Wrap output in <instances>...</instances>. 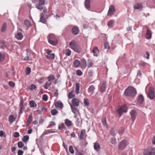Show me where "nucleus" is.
<instances>
[{"label":"nucleus","instance_id":"nucleus-53","mask_svg":"<svg viewBox=\"0 0 155 155\" xmlns=\"http://www.w3.org/2000/svg\"><path fill=\"white\" fill-rule=\"evenodd\" d=\"M38 4L41 5H43L45 4V0H38Z\"/></svg>","mask_w":155,"mask_h":155},{"label":"nucleus","instance_id":"nucleus-48","mask_svg":"<svg viewBox=\"0 0 155 155\" xmlns=\"http://www.w3.org/2000/svg\"><path fill=\"white\" fill-rule=\"evenodd\" d=\"M31 71V68L30 67H28L26 68V70L25 71L26 74L27 75H29Z\"/></svg>","mask_w":155,"mask_h":155},{"label":"nucleus","instance_id":"nucleus-41","mask_svg":"<svg viewBox=\"0 0 155 155\" xmlns=\"http://www.w3.org/2000/svg\"><path fill=\"white\" fill-rule=\"evenodd\" d=\"M48 79L49 81H50L54 79V76L52 74H50L48 77Z\"/></svg>","mask_w":155,"mask_h":155},{"label":"nucleus","instance_id":"nucleus-24","mask_svg":"<svg viewBox=\"0 0 155 155\" xmlns=\"http://www.w3.org/2000/svg\"><path fill=\"white\" fill-rule=\"evenodd\" d=\"M15 120V118L13 115H11L8 117V120L10 123L12 124Z\"/></svg>","mask_w":155,"mask_h":155},{"label":"nucleus","instance_id":"nucleus-35","mask_svg":"<svg viewBox=\"0 0 155 155\" xmlns=\"http://www.w3.org/2000/svg\"><path fill=\"white\" fill-rule=\"evenodd\" d=\"M55 123L54 121H51L50 122L49 125L47 127V128L52 127L53 126H55Z\"/></svg>","mask_w":155,"mask_h":155},{"label":"nucleus","instance_id":"nucleus-34","mask_svg":"<svg viewBox=\"0 0 155 155\" xmlns=\"http://www.w3.org/2000/svg\"><path fill=\"white\" fill-rule=\"evenodd\" d=\"M88 64L87 67L88 68H90L92 67V65L93 63L92 61L90 59H89L87 60Z\"/></svg>","mask_w":155,"mask_h":155},{"label":"nucleus","instance_id":"nucleus-46","mask_svg":"<svg viewBox=\"0 0 155 155\" xmlns=\"http://www.w3.org/2000/svg\"><path fill=\"white\" fill-rule=\"evenodd\" d=\"M71 51L69 49H67L65 51V54L67 56H70L71 54Z\"/></svg>","mask_w":155,"mask_h":155},{"label":"nucleus","instance_id":"nucleus-18","mask_svg":"<svg viewBox=\"0 0 155 155\" xmlns=\"http://www.w3.org/2000/svg\"><path fill=\"white\" fill-rule=\"evenodd\" d=\"M55 105L56 107L60 108L61 109H62L63 107V105L61 101L56 102L55 103Z\"/></svg>","mask_w":155,"mask_h":155},{"label":"nucleus","instance_id":"nucleus-58","mask_svg":"<svg viewBox=\"0 0 155 155\" xmlns=\"http://www.w3.org/2000/svg\"><path fill=\"white\" fill-rule=\"evenodd\" d=\"M146 64V63L144 62H141L139 63V65L140 66H142L143 67H144Z\"/></svg>","mask_w":155,"mask_h":155},{"label":"nucleus","instance_id":"nucleus-25","mask_svg":"<svg viewBox=\"0 0 155 155\" xmlns=\"http://www.w3.org/2000/svg\"><path fill=\"white\" fill-rule=\"evenodd\" d=\"M40 21L43 23H45L46 20L44 17V15L43 13H41L40 14Z\"/></svg>","mask_w":155,"mask_h":155},{"label":"nucleus","instance_id":"nucleus-57","mask_svg":"<svg viewBox=\"0 0 155 155\" xmlns=\"http://www.w3.org/2000/svg\"><path fill=\"white\" fill-rule=\"evenodd\" d=\"M64 125L63 124H60L59 125L58 129L59 130H61L64 129Z\"/></svg>","mask_w":155,"mask_h":155},{"label":"nucleus","instance_id":"nucleus-56","mask_svg":"<svg viewBox=\"0 0 155 155\" xmlns=\"http://www.w3.org/2000/svg\"><path fill=\"white\" fill-rule=\"evenodd\" d=\"M9 85L12 87H13L15 86V84L12 81H9L8 82Z\"/></svg>","mask_w":155,"mask_h":155},{"label":"nucleus","instance_id":"nucleus-45","mask_svg":"<svg viewBox=\"0 0 155 155\" xmlns=\"http://www.w3.org/2000/svg\"><path fill=\"white\" fill-rule=\"evenodd\" d=\"M24 145V143L21 141H20L18 143V147L19 148H22Z\"/></svg>","mask_w":155,"mask_h":155},{"label":"nucleus","instance_id":"nucleus-52","mask_svg":"<svg viewBox=\"0 0 155 155\" xmlns=\"http://www.w3.org/2000/svg\"><path fill=\"white\" fill-rule=\"evenodd\" d=\"M82 72L80 70H77L76 71V74L77 75L81 76L82 74Z\"/></svg>","mask_w":155,"mask_h":155},{"label":"nucleus","instance_id":"nucleus-11","mask_svg":"<svg viewBox=\"0 0 155 155\" xmlns=\"http://www.w3.org/2000/svg\"><path fill=\"white\" fill-rule=\"evenodd\" d=\"M81 68L83 69H85L87 66V62L86 60L84 58L82 59L80 62Z\"/></svg>","mask_w":155,"mask_h":155},{"label":"nucleus","instance_id":"nucleus-13","mask_svg":"<svg viewBox=\"0 0 155 155\" xmlns=\"http://www.w3.org/2000/svg\"><path fill=\"white\" fill-rule=\"evenodd\" d=\"M72 32L74 35H77L79 32V29L77 26H74L72 29Z\"/></svg>","mask_w":155,"mask_h":155},{"label":"nucleus","instance_id":"nucleus-27","mask_svg":"<svg viewBox=\"0 0 155 155\" xmlns=\"http://www.w3.org/2000/svg\"><path fill=\"white\" fill-rule=\"evenodd\" d=\"M65 123L67 126L69 127L71 125L72 122L69 120L66 119L65 120Z\"/></svg>","mask_w":155,"mask_h":155},{"label":"nucleus","instance_id":"nucleus-54","mask_svg":"<svg viewBox=\"0 0 155 155\" xmlns=\"http://www.w3.org/2000/svg\"><path fill=\"white\" fill-rule=\"evenodd\" d=\"M104 48L105 49H109L110 46H109V43L107 42H105L104 44Z\"/></svg>","mask_w":155,"mask_h":155},{"label":"nucleus","instance_id":"nucleus-42","mask_svg":"<svg viewBox=\"0 0 155 155\" xmlns=\"http://www.w3.org/2000/svg\"><path fill=\"white\" fill-rule=\"evenodd\" d=\"M51 112L52 115L54 116L58 113V111L56 109H52Z\"/></svg>","mask_w":155,"mask_h":155},{"label":"nucleus","instance_id":"nucleus-59","mask_svg":"<svg viewBox=\"0 0 155 155\" xmlns=\"http://www.w3.org/2000/svg\"><path fill=\"white\" fill-rule=\"evenodd\" d=\"M36 87V86L34 84H32L30 87V89L32 90L35 89Z\"/></svg>","mask_w":155,"mask_h":155},{"label":"nucleus","instance_id":"nucleus-8","mask_svg":"<svg viewBox=\"0 0 155 155\" xmlns=\"http://www.w3.org/2000/svg\"><path fill=\"white\" fill-rule=\"evenodd\" d=\"M72 112L74 114V117L76 118L78 116H80L79 110L76 108L74 107L72 105H70Z\"/></svg>","mask_w":155,"mask_h":155},{"label":"nucleus","instance_id":"nucleus-40","mask_svg":"<svg viewBox=\"0 0 155 155\" xmlns=\"http://www.w3.org/2000/svg\"><path fill=\"white\" fill-rule=\"evenodd\" d=\"M29 136L27 135L24 136L22 138V140L24 142H25L28 141L29 140Z\"/></svg>","mask_w":155,"mask_h":155},{"label":"nucleus","instance_id":"nucleus-3","mask_svg":"<svg viewBox=\"0 0 155 155\" xmlns=\"http://www.w3.org/2000/svg\"><path fill=\"white\" fill-rule=\"evenodd\" d=\"M49 43L53 45H56L58 44V41L54 35L52 34H49L47 37Z\"/></svg>","mask_w":155,"mask_h":155},{"label":"nucleus","instance_id":"nucleus-47","mask_svg":"<svg viewBox=\"0 0 155 155\" xmlns=\"http://www.w3.org/2000/svg\"><path fill=\"white\" fill-rule=\"evenodd\" d=\"M75 97V95L73 94V91H72L70 92L69 94H68V97L70 99L74 97Z\"/></svg>","mask_w":155,"mask_h":155},{"label":"nucleus","instance_id":"nucleus-21","mask_svg":"<svg viewBox=\"0 0 155 155\" xmlns=\"http://www.w3.org/2000/svg\"><path fill=\"white\" fill-rule=\"evenodd\" d=\"M151 36L152 34L151 31L148 29H147V31L146 35V38L147 39H150L151 38Z\"/></svg>","mask_w":155,"mask_h":155},{"label":"nucleus","instance_id":"nucleus-39","mask_svg":"<svg viewBox=\"0 0 155 155\" xmlns=\"http://www.w3.org/2000/svg\"><path fill=\"white\" fill-rule=\"evenodd\" d=\"M110 143L113 144H115L117 143V141L116 139L114 137H111L110 138Z\"/></svg>","mask_w":155,"mask_h":155},{"label":"nucleus","instance_id":"nucleus-17","mask_svg":"<svg viewBox=\"0 0 155 155\" xmlns=\"http://www.w3.org/2000/svg\"><path fill=\"white\" fill-rule=\"evenodd\" d=\"M85 135V130L84 129L82 130L79 136L80 139L81 140H83Z\"/></svg>","mask_w":155,"mask_h":155},{"label":"nucleus","instance_id":"nucleus-55","mask_svg":"<svg viewBox=\"0 0 155 155\" xmlns=\"http://www.w3.org/2000/svg\"><path fill=\"white\" fill-rule=\"evenodd\" d=\"M41 5H40L39 4H37L36 5L35 7L37 8L38 9L42 10L43 9V8Z\"/></svg>","mask_w":155,"mask_h":155},{"label":"nucleus","instance_id":"nucleus-30","mask_svg":"<svg viewBox=\"0 0 155 155\" xmlns=\"http://www.w3.org/2000/svg\"><path fill=\"white\" fill-rule=\"evenodd\" d=\"M74 64L75 67H78L80 65V62L78 60L76 59L74 61Z\"/></svg>","mask_w":155,"mask_h":155},{"label":"nucleus","instance_id":"nucleus-1","mask_svg":"<svg viewBox=\"0 0 155 155\" xmlns=\"http://www.w3.org/2000/svg\"><path fill=\"white\" fill-rule=\"evenodd\" d=\"M137 94L136 90L132 86L128 87L124 91V94L127 96L131 97H134Z\"/></svg>","mask_w":155,"mask_h":155},{"label":"nucleus","instance_id":"nucleus-28","mask_svg":"<svg viewBox=\"0 0 155 155\" xmlns=\"http://www.w3.org/2000/svg\"><path fill=\"white\" fill-rule=\"evenodd\" d=\"M54 53H51L47 55L46 56V58L48 59H53L54 58Z\"/></svg>","mask_w":155,"mask_h":155},{"label":"nucleus","instance_id":"nucleus-2","mask_svg":"<svg viewBox=\"0 0 155 155\" xmlns=\"http://www.w3.org/2000/svg\"><path fill=\"white\" fill-rule=\"evenodd\" d=\"M69 45L71 49L77 53H80L81 51V48L76 45L74 41H72L69 43Z\"/></svg>","mask_w":155,"mask_h":155},{"label":"nucleus","instance_id":"nucleus-64","mask_svg":"<svg viewBox=\"0 0 155 155\" xmlns=\"http://www.w3.org/2000/svg\"><path fill=\"white\" fill-rule=\"evenodd\" d=\"M152 143L153 145H155V136H154L152 138Z\"/></svg>","mask_w":155,"mask_h":155},{"label":"nucleus","instance_id":"nucleus-50","mask_svg":"<svg viewBox=\"0 0 155 155\" xmlns=\"http://www.w3.org/2000/svg\"><path fill=\"white\" fill-rule=\"evenodd\" d=\"M69 150L70 152L72 154H73L74 153V150L72 146H70L69 148Z\"/></svg>","mask_w":155,"mask_h":155},{"label":"nucleus","instance_id":"nucleus-37","mask_svg":"<svg viewBox=\"0 0 155 155\" xmlns=\"http://www.w3.org/2000/svg\"><path fill=\"white\" fill-rule=\"evenodd\" d=\"M7 26L6 24V23H4L1 28V31L2 32H4L5 31Z\"/></svg>","mask_w":155,"mask_h":155},{"label":"nucleus","instance_id":"nucleus-36","mask_svg":"<svg viewBox=\"0 0 155 155\" xmlns=\"http://www.w3.org/2000/svg\"><path fill=\"white\" fill-rule=\"evenodd\" d=\"M76 89L75 90V92L77 94H78L79 93V90L80 88V85L78 83H77L76 84Z\"/></svg>","mask_w":155,"mask_h":155},{"label":"nucleus","instance_id":"nucleus-31","mask_svg":"<svg viewBox=\"0 0 155 155\" xmlns=\"http://www.w3.org/2000/svg\"><path fill=\"white\" fill-rule=\"evenodd\" d=\"M144 100L143 97L142 95H140L138 97V102L140 104L143 103Z\"/></svg>","mask_w":155,"mask_h":155},{"label":"nucleus","instance_id":"nucleus-61","mask_svg":"<svg viewBox=\"0 0 155 155\" xmlns=\"http://www.w3.org/2000/svg\"><path fill=\"white\" fill-rule=\"evenodd\" d=\"M20 136L19 133L18 132H15L14 133V137L15 138H17L18 137Z\"/></svg>","mask_w":155,"mask_h":155},{"label":"nucleus","instance_id":"nucleus-38","mask_svg":"<svg viewBox=\"0 0 155 155\" xmlns=\"http://www.w3.org/2000/svg\"><path fill=\"white\" fill-rule=\"evenodd\" d=\"M100 145L98 143H95L94 145V149L96 150H97L99 148Z\"/></svg>","mask_w":155,"mask_h":155},{"label":"nucleus","instance_id":"nucleus-20","mask_svg":"<svg viewBox=\"0 0 155 155\" xmlns=\"http://www.w3.org/2000/svg\"><path fill=\"white\" fill-rule=\"evenodd\" d=\"M15 38L18 40H20L23 38L22 34L21 32H18L15 35Z\"/></svg>","mask_w":155,"mask_h":155},{"label":"nucleus","instance_id":"nucleus-29","mask_svg":"<svg viewBox=\"0 0 155 155\" xmlns=\"http://www.w3.org/2000/svg\"><path fill=\"white\" fill-rule=\"evenodd\" d=\"M29 104L31 107H37V104L34 101H30Z\"/></svg>","mask_w":155,"mask_h":155},{"label":"nucleus","instance_id":"nucleus-14","mask_svg":"<svg viewBox=\"0 0 155 155\" xmlns=\"http://www.w3.org/2000/svg\"><path fill=\"white\" fill-rule=\"evenodd\" d=\"M79 103V100L76 98H74L72 99V105L73 107H78Z\"/></svg>","mask_w":155,"mask_h":155},{"label":"nucleus","instance_id":"nucleus-32","mask_svg":"<svg viewBox=\"0 0 155 155\" xmlns=\"http://www.w3.org/2000/svg\"><path fill=\"white\" fill-rule=\"evenodd\" d=\"M5 57L4 53L0 52V62H2L4 60Z\"/></svg>","mask_w":155,"mask_h":155},{"label":"nucleus","instance_id":"nucleus-19","mask_svg":"<svg viewBox=\"0 0 155 155\" xmlns=\"http://www.w3.org/2000/svg\"><path fill=\"white\" fill-rule=\"evenodd\" d=\"M95 89V87L93 85H91L88 89L87 91L89 93L92 94Z\"/></svg>","mask_w":155,"mask_h":155},{"label":"nucleus","instance_id":"nucleus-62","mask_svg":"<svg viewBox=\"0 0 155 155\" xmlns=\"http://www.w3.org/2000/svg\"><path fill=\"white\" fill-rule=\"evenodd\" d=\"M49 133H50L49 130H46L43 132L42 134L44 135H45L48 134Z\"/></svg>","mask_w":155,"mask_h":155},{"label":"nucleus","instance_id":"nucleus-6","mask_svg":"<svg viewBox=\"0 0 155 155\" xmlns=\"http://www.w3.org/2000/svg\"><path fill=\"white\" fill-rule=\"evenodd\" d=\"M127 141L125 140H124L120 141L118 145V149L122 150L124 149L127 145Z\"/></svg>","mask_w":155,"mask_h":155},{"label":"nucleus","instance_id":"nucleus-23","mask_svg":"<svg viewBox=\"0 0 155 155\" xmlns=\"http://www.w3.org/2000/svg\"><path fill=\"white\" fill-rule=\"evenodd\" d=\"M24 23L27 27L30 28L31 27L32 24L31 22L28 20H25L24 21Z\"/></svg>","mask_w":155,"mask_h":155},{"label":"nucleus","instance_id":"nucleus-16","mask_svg":"<svg viewBox=\"0 0 155 155\" xmlns=\"http://www.w3.org/2000/svg\"><path fill=\"white\" fill-rule=\"evenodd\" d=\"M90 0H85L84 2V5L85 8L89 10V9L90 7Z\"/></svg>","mask_w":155,"mask_h":155},{"label":"nucleus","instance_id":"nucleus-15","mask_svg":"<svg viewBox=\"0 0 155 155\" xmlns=\"http://www.w3.org/2000/svg\"><path fill=\"white\" fill-rule=\"evenodd\" d=\"M106 84L105 82H104L101 85L100 89V92L102 93H104L106 90Z\"/></svg>","mask_w":155,"mask_h":155},{"label":"nucleus","instance_id":"nucleus-51","mask_svg":"<svg viewBox=\"0 0 155 155\" xmlns=\"http://www.w3.org/2000/svg\"><path fill=\"white\" fill-rule=\"evenodd\" d=\"M42 98L43 101H46L48 100V97L46 94H44L43 95Z\"/></svg>","mask_w":155,"mask_h":155},{"label":"nucleus","instance_id":"nucleus-9","mask_svg":"<svg viewBox=\"0 0 155 155\" xmlns=\"http://www.w3.org/2000/svg\"><path fill=\"white\" fill-rule=\"evenodd\" d=\"M130 118L133 121H134L136 118L137 113L135 110H133L130 113Z\"/></svg>","mask_w":155,"mask_h":155},{"label":"nucleus","instance_id":"nucleus-44","mask_svg":"<svg viewBox=\"0 0 155 155\" xmlns=\"http://www.w3.org/2000/svg\"><path fill=\"white\" fill-rule=\"evenodd\" d=\"M117 132V130L115 128L112 129L110 131V134L113 136L115 135Z\"/></svg>","mask_w":155,"mask_h":155},{"label":"nucleus","instance_id":"nucleus-63","mask_svg":"<svg viewBox=\"0 0 155 155\" xmlns=\"http://www.w3.org/2000/svg\"><path fill=\"white\" fill-rule=\"evenodd\" d=\"M23 154V152L22 150H19L18 151V155H22Z\"/></svg>","mask_w":155,"mask_h":155},{"label":"nucleus","instance_id":"nucleus-26","mask_svg":"<svg viewBox=\"0 0 155 155\" xmlns=\"http://www.w3.org/2000/svg\"><path fill=\"white\" fill-rule=\"evenodd\" d=\"M76 125L78 127H80L81 124V119L78 118L77 119V120L75 122Z\"/></svg>","mask_w":155,"mask_h":155},{"label":"nucleus","instance_id":"nucleus-49","mask_svg":"<svg viewBox=\"0 0 155 155\" xmlns=\"http://www.w3.org/2000/svg\"><path fill=\"white\" fill-rule=\"evenodd\" d=\"M102 122L103 125L105 127L107 126V122L106 119L105 118H103L102 120Z\"/></svg>","mask_w":155,"mask_h":155},{"label":"nucleus","instance_id":"nucleus-4","mask_svg":"<svg viewBox=\"0 0 155 155\" xmlns=\"http://www.w3.org/2000/svg\"><path fill=\"white\" fill-rule=\"evenodd\" d=\"M127 106L126 105H124L121 107H119L117 110L120 116L122 115L123 114L127 112Z\"/></svg>","mask_w":155,"mask_h":155},{"label":"nucleus","instance_id":"nucleus-60","mask_svg":"<svg viewBox=\"0 0 155 155\" xmlns=\"http://www.w3.org/2000/svg\"><path fill=\"white\" fill-rule=\"evenodd\" d=\"M32 116L31 115H30L28 119V122H29V123H31V121H32Z\"/></svg>","mask_w":155,"mask_h":155},{"label":"nucleus","instance_id":"nucleus-7","mask_svg":"<svg viewBox=\"0 0 155 155\" xmlns=\"http://www.w3.org/2000/svg\"><path fill=\"white\" fill-rule=\"evenodd\" d=\"M154 89L152 87H150L149 88L148 93L147 96L150 99H153L154 97Z\"/></svg>","mask_w":155,"mask_h":155},{"label":"nucleus","instance_id":"nucleus-5","mask_svg":"<svg viewBox=\"0 0 155 155\" xmlns=\"http://www.w3.org/2000/svg\"><path fill=\"white\" fill-rule=\"evenodd\" d=\"M144 155H155V148L149 147L144 150Z\"/></svg>","mask_w":155,"mask_h":155},{"label":"nucleus","instance_id":"nucleus-33","mask_svg":"<svg viewBox=\"0 0 155 155\" xmlns=\"http://www.w3.org/2000/svg\"><path fill=\"white\" fill-rule=\"evenodd\" d=\"M114 20L110 21L107 24L108 27L110 28L113 27L114 26Z\"/></svg>","mask_w":155,"mask_h":155},{"label":"nucleus","instance_id":"nucleus-22","mask_svg":"<svg viewBox=\"0 0 155 155\" xmlns=\"http://www.w3.org/2000/svg\"><path fill=\"white\" fill-rule=\"evenodd\" d=\"M134 8L135 9L140 10L142 8V5L140 3H137L134 6Z\"/></svg>","mask_w":155,"mask_h":155},{"label":"nucleus","instance_id":"nucleus-12","mask_svg":"<svg viewBox=\"0 0 155 155\" xmlns=\"http://www.w3.org/2000/svg\"><path fill=\"white\" fill-rule=\"evenodd\" d=\"M92 52L93 53L94 56L97 57L99 54V51L97 47L95 46L93 48Z\"/></svg>","mask_w":155,"mask_h":155},{"label":"nucleus","instance_id":"nucleus-10","mask_svg":"<svg viewBox=\"0 0 155 155\" xmlns=\"http://www.w3.org/2000/svg\"><path fill=\"white\" fill-rule=\"evenodd\" d=\"M115 11V10L114 6L113 5H111L109 8L107 15L108 16H111L114 14Z\"/></svg>","mask_w":155,"mask_h":155},{"label":"nucleus","instance_id":"nucleus-43","mask_svg":"<svg viewBox=\"0 0 155 155\" xmlns=\"http://www.w3.org/2000/svg\"><path fill=\"white\" fill-rule=\"evenodd\" d=\"M84 104L87 106H89L90 104L89 103V101L87 98H84Z\"/></svg>","mask_w":155,"mask_h":155}]
</instances>
